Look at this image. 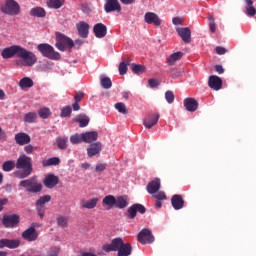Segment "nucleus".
Masks as SVG:
<instances>
[{
	"label": "nucleus",
	"instance_id": "f257e3e1",
	"mask_svg": "<svg viewBox=\"0 0 256 256\" xmlns=\"http://www.w3.org/2000/svg\"><path fill=\"white\" fill-rule=\"evenodd\" d=\"M16 171L13 172V177L16 179H27L33 173V159L23 154L16 160Z\"/></svg>",
	"mask_w": 256,
	"mask_h": 256
},
{
	"label": "nucleus",
	"instance_id": "f03ea898",
	"mask_svg": "<svg viewBox=\"0 0 256 256\" xmlns=\"http://www.w3.org/2000/svg\"><path fill=\"white\" fill-rule=\"evenodd\" d=\"M103 251L111 253V251H118V256H129L133 253V247L129 243H124L121 238H114L111 244L103 246Z\"/></svg>",
	"mask_w": 256,
	"mask_h": 256
},
{
	"label": "nucleus",
	"instance_id": "7ed1b4c3",
	"mask_svg": "<svg viewBox=\"0 0 256 256\" xmlns=\"http://www.w3.org/2000/svg\"><path fill=\"white\" fill-rule=\"evenodd\" d=\"M37 50L43 57H46V59H51L52 61H59L61 59V54L55 51V48H53L51 44H38Z\"/></svg>",
	"mask_w": 256,
	"mask_h": 256
},
{
	"label": "nucleus",
	"instance_id": "20e7f679",
	"mask_svg": "<svg viewBox=\"0 0 256 256\" xmlns=\"http://www.w3.org/2000/svg\"><path fill=\"white\" fill-rule=\"evenodd\" d=\"M19 187H23L28 193H41L43 190V185L37 181L36 176L20 181Z\"/></svg>",
	"mask_w": 256,
	"mask_h": 256
},
{
	"label": "nucleus",
	"instance_id": "39448f33",
	"mask_svg": "<svg viewBox=\"0 0 256 256\" xmlns=\"http://www.w3.org/2000/svg\"><path fill=\"white\" fill-rule=\"evenodd\" d=\"M56 47L59 51H65L66 48L73 49L75 47V42L64 34H56Z\"/></svg>",
	"mask_w": 256,
	"mask_h": 256
},
{
	"label": "nucleus",
	"instance_id": "423d86ee",
	"mask_svg": "<svg viewBox=\"0 0 256 256\" xmlns=\"http://www.w3.org/2000/svg\"><path fill=\"white\" fill-rule=\"evenodd\" d=\"M18 59H21L24 61L25 67H33L35 63H37V56L35 53L21 47L20 53L18 55Z\"/></svg>",
	"mask_w": 256,
	"mask_h": 256
},
{
	"label": "nucleus",
	"instance_id": "0eeeda50",
	"mask_svg": "<svg viewBox=\"0 0 256 256\" xmlns=\"http://www.w3.org/2000/svg\"><path fill=\"white\" fill-rule=\"evenodd\" d=\"M1 11L2 13H5V15L15 17L18 13H21V7L15 0H6L4 7L1 8Z\"/></svg>",
	"mask_w": 256,
	"mask_h": 256
},
{
	"label": "nucleus",
	"instance_id": "6e6552de",
	"mask_svg": "<svg viewBox=\"0 0 256 256\" xmlns=\"http://www.w3.org/2000/svg\"><path fill=\"white\" fill-rule=\"evenodd\" d=\"M137 239L141 245H149L155 242V236L151 230L147 228H143L137 235Z\"/></svg>",
	"mask_w": 256,
	"mask_h": 256
},
{
	"label": "nucleus",
	"instance_id": "1a4fd4ad",
	"mask_svg": "<svg viewBox=\"0 0 256 256\" xmlns=\"http://www.w3.org/2000/svg\"><path fill=\"white\" fill-rule=\"evenodd\" d=\"M21 52V46L19 45H12L10 47H6L1 52V57L3 59H13V57L16 55V57H19V53Z\"/></svg>",
	"mask_w": 256,
	"mask_h": 256
},
{
	"label": "nucleus",
	"instance_id": "9d476101",
	"mask_svg": "<svg viewBox=\"0 0 256 256\" xmlns=\"http://www.w3.org/2000/svg\"><path fill=\"white\" fill-rule=\"evenodd\" d=\"M19 215L17 214H5L2 219V224L7 229H13V227H17L19 225Z\"/></svg>",
	"mask_w": 256,
	"mask_h": 256
},
{
	"label": "nucleus",
	"instance_id": "9b49d317",
	"mask_svg": "<svg viewBox=\"0 0 256 256\" xmlns=\"http://www.w3.org/2000/svg\"><path fill=\"white\" fill-rule=\"evenodd\" d=\"M37 227H39V224L32 223L30 227L22 233V237L25 241H37V238L39 237L37 230H35Z\"/></svg>",
	"mask_w": 256,
	"mask_h": 256
},
{
	"label": "nucleus",
	"instance_id": "f8f14e48",
	"mask_svg": "<svg viewBox=\"0 0 256 256\" xmlns=\"http://www.w3.org/2000/svg\"><path fill=\"white\" fill-rule=\"evenodd\" d=\"M144 20L148 25H154V27H161V18L155 12H147L144 16Z\"/></svg>",
	"mask_w": 256,
	"mask_h": 256
},
{
	"label": "nucleus",
	"instance_id": "ddd939ff",
	"mask_svg": "<svg viewBox=\"0 0 256 256\" xmlns=\"http://www.w3.org/2000/svg\"><path fill=\"white\" fill-rule=\"evenodd\" d=\"M104 11L106 13H113V11H117L119 13L121 11V4H119V0H106Z\"/></svg>",
	"mask_w": 256,
	"mask_h": 256
},
{
	"label": "nucleus",
	"instance_id": "4468645a",
	"mask_svg": "<svg viewBox=\"0 0 256 256\" xmlns=\"http://www.w3.org/2000/svg\"><path fill=\"white\" fill-rule=\"evenodd\" d=\"M43 183L47 189H53L56 185H59V176L55 174H47L43 180Z\"/></svg>",
	"mask_w": 256,
	"mask_h": 256
},
{
	"label": "nucleus",
	"instance_id": "2eb2a0df",
	"mask_svg": "<svg viewBox=\"0 0 256 256\" xmlns=\"http://www.w3.org/2000/svg\"><path fill=\"white\" fill-rule=\"evenodd\" d=\"M208 86L214 91H219L223 87V80L219 76L212 75L209 77Z\"/></svg>",
	"mask_w": 256,
	"mask_h": 256
},
{
	"label": "nucleus",
	"instance_id": "dca6fc26",
	"mask_svg": "<svg viewBox=\"0 0 256 256\" xmlns=\"http://www.w3.org/2000/svg\"><path fill=\"white\" fill-rule=\"evenodd\" d=\"M160 189H161V179L159 178H154L146 186V191L150 195H155V193H157V191H159Z\"/></svg>",
	"mask_w": 256,
	"mask_h": 256
},
{
	"label": "nucleus",
	"instance_id": "f3484780",
	"mask_svg": "<svg viewBox=\"0 0 256 256\" xmlns=\"http://www.w3.org/2000/svg\"><path fill=\"white\" fill-rule=\"evenodd\" d=\"M171 204L175 211H179L180 209H183V207H185V200H183V196L175 194L171 198Z\"/></svg>",
	"mask_w": 256,
	"mask_h": 256
},
{
	"label": "nucleus",
	"instance_id": "a211bd4d",
	"mask_svg": "<svg viewBox=\"0 0 256 256\" xmlns=\"http://www.w3.org/2000/svg\"><path fill=\"white\" fill-rule=\"evenodd\" d=\"M93 32L97 39H103L107 35V26L103 23H97L93 28Z\"/></svg>",
	"mask_w": 256,
	"mask_h": 256
},
{
	"label": "nucleus",
	"instance_id": "6ab92c4d",
	"mask_svg": "<svg viewBox=\"0 0 256 256\" xmlns=\"http://www.w3.org/2000/svg\"><path fill=\"white\" fill-rule=\"evenodd\" d=\"M102 149L103 145L101 142L93 143L87 148V155L88 157H95V155H99L101 153Z\"/></svg>",
	"mask_w": 256,
	"mask_h": 256
},
{
	"label": "nucleus",
	"instance_id": "aec40b11",
	"mask_svg": "<svg viewBox=\"0 0 256 256\" xmlns=\"http://www.w3.org/2000/svg\"><path fill=\"white\" fill-rule=\"evenodd\" d=\"M184 107L190 113H195V111L199 108V102H197L195 98H186L184 100Z\"/></svg>",
	"mask_w": 256,
	"mask_h": 256
},
{
	"label": "nucleus",
	"instance_id": "412c9836",
	"mask_svg": "<svg viewBox=\"0 0 256 256\" xmlns=\"http://www.w3.org/2000/svg\"><path fill=\"white\" fill-rule=\"evenodd\" d=\"M76 28L78 35L82 37V39H87V37H89V24H87V22H80L76 24Z\"/></svg>",
	"mask_w": 256,
	"mask_h": 256
},
{
	"label": "nucleus",
	"instance_id": "4be33fe9",
	"mask_svg": "<svg viewBox=\"0 0 256 256\" xmlns=\"http://www.w3.org/2000/svg\"><path fill=\"white\" fill-rule=\"evenodd\" d=\"M159 121V113H154L148 115V117L144 120V126L146 129H151V127H155Z\"/></svg>",
	"mask_w": 256,
	"mask_h": 256
},
{
	"label": "nucleus",
	"instance_id": "5701e85b",
	"mask_svg": "<svg viewBox=\"0 0 256 256\" xmlns=\"http://www.w3.org/2000/svg\"><path fill=\"white\" fill-rule=\"evenodd\" d=\"M17 145H27L31 143V136L25 132H20L15 135Z\"/></svg>",
	"mask_w": 256,
	"mask_h": 256
},
{
	"label": "nucleus",
	"instance_id": "b1692460",
	"mask_svg": "<svg viewBox=\"0 0 256 256\" xmlns=\"http://www.w3.org/2000/svg\"><path fill=\"white\" fill-rule=\"evenodd\" d=\"M177 33L184 43L191 42V30L189 28H178Z\"/></svg>",
	"mask_w": 256,
	"mask_h": 256
},
{
	"label": "nucleus",
	"instance_id": "393cba45",
	"mask_svg": "<svg viewBox=\"0 0 256 256\" xmlns=\"http://www.w3.org/2000/svg\"><path fill=\"white\" fill-rule=\"evenodd\" d=\"M98 137L99 133H97V131L82 133L83 143H93V141H96Z\"/></svg>",
	"mask_w": 256,
	"mask_h": 256
},
{
	"label": "nucleus",
	"instance_id": "a878e982",
	"mask_svg": "<svg viewBox=\"0 0 256 256\" xmlns=\"http://www.w3.org/2000/svg\"><path fill=\"white\" fill-rule=\"evenodd\" d=\"M19 245H20V242L18 240H8V239L0 240V249H3V247H8L9 249H17Z\"/></svg>",
	"mask_w": 256,
	"mask_h": 256
},
{
	"label": "nucleus",
	"instance_id": "bb28decb",
	"mask_svg": "<svg viewBox=\"0 0 256 256\" xmlns=\"http://www.w3.org/2000/svg\"><path fill=\"white\" fill-rule=\"evenodd\" d=\"M69 138L67 136H58L56 138V145L57 148L60 149V151H65L67 147H69Z\"/></svg>",
	"mask_w": 256,
	"mask_h": 256
},
{
	"label": "nucleus",
	"instance_id": "cd10ccee",
	"mask_svg": "<svg viewBox=\"0 0 256 256\" xmlns=\"http://www.w3.org/2000/svg\"><path fill=\"white\" fill-rule=\"evenodd\" d=\"M129 205V201L127 200V196H118L116 198V202L114 204V207L117 209H125Z\"/></svg>",
	"mask_w": 256,
	"mask_h": 256
},
{
	"label": "nucleus",
	"instance_id": "c85d7f7f",
	"mask_svg": "<svg viewBox=\"0 0 256 256\" xmlns=\"http://www.w3.org/2000/svg\"><path fill=\"white\" fill-rule=\"evenodd\" d=\"M30 15L32 17L43 18V17L47 16V12L45 11V8H43V7H34L30 10Z\"/></svg>",
	"mask_w": 256,
	"mask_h": 256
},
{
	"label": "nucleus",
	"instance_id": "c756f323",
	"mask_svg": "<svg viewBox=\"0 0 256 256\" xmlns=\"http://www.w3.org/2000/svg\"><path fill=\"white\" fill-rule=\"evenodd\" d=\"M245 3H246V7H245L246 15H248V17H255L256 9L255 7H253V0H245Z\"/></svg>",
	"mask_w": 256,
	"mask_h": 256
},
{
	"label": "nucleus",
	"instance_id": "7c9ffc66",
	"mask_svg": "<svg viewBox=\"0 0 256 256\" xmlns=\"http://www.w3.org/2000/svg\"><path fill=\"white\" fill-rule=\"evenodd\" d=\"M65 3V0H47L46 5L49 9H61Z\"/></svg>",
	"mask_w": 256,
	"mask_h": 256
},
{
	"label": "nucleus",
	"instance_id": "2f4dec72",
	"mask_svg": "<svg viewBox=\"0 0 256 256\" xmlns=\"http://www.w3.org/2000/svg\"><path fill=\"white\" fill-rule=\"evenodd\" d=\"M15 167H17V162L14 160H8L2 164V171H5V173H10V171H13Z\"/></svg>",
	"mask_w": 256,
	"mask_h": 256
},
{
	"label": "nucleus",
	"instance_id": "473e14b6",
	"mask_svg": "<svg viewBox=\"0 0 256 256\" xmlns=\"http://www.w3.org/2000/svg\"><path fill=\"white\" fill-rule=\"evenodd\" d=\"M43 167H51L61 165V159L59 157H52L42 162Z\"/></svg>",
	"mask_w": 256,
	"mask_h": 256
},
{
	"label": "nucleus",
	"instance_id": "72a5a7b5",
	"mask_svg": "<svg viewBox=\"0 0 256 256\" xmlns=\"http://www.w3.org/2000/svg\"><path fill=\"white\" fill-rule=\"evenodd\" d=\"M182 58H183V52L172 53L168 57L167 63H168V65H175V62L176 61H181Z\"/></svg>",
	"mask_w": 256,
	"mask_h": 256
},
{
	"label": "nucleus",
	"instance_id": "f704fd0d",
	"mask_svg": "<svg viewBox=\"0 0 256 256\" xmlns=\"http://www.w3.org/2000/svg\"><path fill=\"white\" fill-rule=\"evenodd\" d=\"M97 203H99V198H92L88 201H82V207L83 209H95Z\"/></svg>",
	"mask_w": 256,
	"mask_h": 256
},
{
	"label": "nucleus",
	"instance_id": "c9c22d12",
	"mask_svg": "<svg viewBox=\"0 0 256 256\" xmlns=\"http://www.w3.org/2000/svg\"><path fill=\"white\" fill-rule=\"evenodd\" d=\"M117 202V198L113 195H108L103 198L102 203L103 205H108L109 209H113L115 207V203Z\"/></svg>",
	"mask_w": 256,
	"mask_h": 256
},
{
	"label": "nucleus",
	"instance_id": "e433bc0d",
	"mask_svg": "<svg viewBox=\"0 0 256 256\" xmlns=\"http://www.w3.org/2000/svg\"><path fill=\"white\" fill-rule=\"evenodd\" d=\"M19 87L22 89H31L33 87V79L24 77L19 82Z\"/></svg>",
	"mask_w": 256,
	"mask_h": 256
},
{
	"label": "nucleus",
	"instance_id": "4c0bfd02",
	"mask_svg": "<svg viewBox=\"0 0 256 256\" xmlns=\"http://www.w3.org/2000/svg\"><path fill=\"white\" fill-rule=\"evenodd\" d=\"M75 122L79 123V127H87L89 125V116L80 114L75 118Z\"/></svg>",
	"mask_w": 256,
	"mask_h": 256
},
{
	"label": "nucleus",
	"instance_id": "58836bf2",
	"mask_svg": "<svg viewBox=\"0 0 256 256\" xmlns=\"http://www.w3.org/2000/svg\"><path fill=\"white\" fill-rule=\"evenodd\" d=\"M100 85L103 87V89H111V87H113V82L111 81V78L101 76Z\"/></svg>",
	"mask_w": 256,
	"mask_h": 256
},
{
	"label": "nucleus",
	"instance_id": "ea45409f",
	"mask_svg": "<svg viewBox=\"0 0 256 256\" xmlns=\"http://www.w3.org/2000/svg\"><path fill=\"white\" fill-rule=\"evenodd\" d=\"M131 69L135 75H143L147 71V68L141 64H132Z\"/></svg>",
	"mask_w": 256,
	"mask_h": 256
},
{
	"label": "nucleus",
	"instance_id": "a19ab883",
	"mask_svg": "<svg viewBox=\"0 0 256 256\" xmlns=\"http://www.w3.org/2000/svg\"><path fill=\"white\" fill-rule=\"evenodd\" d=\"M38 115L40 119H49L51 116V109L48 107H43L38 110Z\"/></svg>",
	"mask_w": 256,
	"mask_h": 256
},
{
	"label": "nucleus",
	"instance_id": "79ce46f5",
	"mask_svg": "<svg viewBox=\"0 0 256 256\" xmlns=\"http://www.w3.org/2000/svg\"><path fill=\"white\" fill-rule=\"evenodd\" d=\"M131 63V59L128 57L127 58V64L125 62H120L119 66H118V70L120 75H125L128 71L127 65H129Z\"/></svg>",
	"mask_w": 256,
	"mask_h": 256
},
{
	"label": "nucleus",
	"instance_id": "37998d69",
	"mask_svg": "<svg viewBox=\"0 0 256 256\" xmlns=\"http://www.w3.org/2000/svg\"><path fill=\"white\" fill-rule=\"evenodd\" d=\"M25 123H35L37 121V113L29 112L24 116Z\"/></svg>",
	"mask_w": 256,
	"mask_h": 256
},
{
	"label": "nucleus",
	"instance_id": "c03bdc74",
	"mask_svg": "<svg viewBox=\"0 0 256 256\" xmlns=\"http://www.w3.org/2000/svg\"><path fill=\"white\" fill-rule=\"evenodd\" d=\"M51 201V195H44L36 201V207H44L45 203Z\"/></svg>",
	"mask_w": 256,
	"mask_h": 256
},
{
	"label": "nucleus",
	"instance_id": "a18cd8bd",
	"mask_svg": "<svg viewBox=\"0 0 256 256\" xmlns=\"http://www.w3.org/2000/svg\"><path fill=\"white\" fill-rule=\"evenodd\" d=\"M115 109L118 110V113H122V115H127L129 110H127V106L123 102H118L114 105Z\"/></svg>",
	"mask_w": 256,
	"mask_h": 256
},
{
	"label": "nucleus",
	"instance_id": "49530a36",
	"mask_svg": "<svg viewBox=\"0 0 256 256\" xmlns=\"http://www.w3.org/2000/svg\"><path fill=\"white\" fill-rule=\"evenodd\" d=\"M70 143H72V145H78V143H83V134H74L70 136Z\"/></svg>",
	"mask_w": 256,
	"mask_h": 256
},
{
	"label": "nucleus",
	"instance_id": "de8ad7c7",
	"mask_svg": "<svg viewBox=\"0 0 256 256\" xmlns=\"http://www.w3.org/2000/svg\"><path fill=\"white\" fill-rule=\"evenodd\" d=\"M126 217L128 219H133L134 217H137V210L135 208V204L130 206L126 212Z\"/></svg>",
	"mask_w": 256,
	"mask_h": 256
},
{
	"label": "nucleus",
	"instance_id": "09e8293b",
	"mask_svg": "<svg viewBox=\"0 0 256 256\" xmlns=\"http://www.w3.org/2000/svg\"><path fill=\"white\" fill-rule=\"evenodd\" d=\"M148 85L151 87V89H157V87L161 85V82L158 79L151 78L148 80Z\"/></svg>",
	"mask_w": 256,
	"mask_h": 256
},
{
	"label": "nucleus",
	"instance_id": "8fccbe9b",
	"mask_svg": "<svg viewBox=\"0 0 256 256\" xmlns=\"http://www.w3.org/2000/svg\"><path fill=\"white\" fill-rule=\"evenodd\" d=\"M165 99L167 103L169 104L173 103V101H175V94L173 93V91H167L165 93Z\"/></svg>",
	"mask_w": 256,
	"mask_h": 256
},
{
	"label": "nucleus",
	"instance_id": "3c124183",
	"mask_svg": "<svg viewBox=\"0 0 256 256\" xmlns=\"http://www.w3.org/2000/svg\"><path fill=\"white\" fill-rule=\"evenodd\" d=\"M169 75H170V77H172V79H179V77H181V71L177 70L175 68H172L169 71Z\"/></svg>",
	"mask_w": 256,
	"mask_h": 256
},
{
	"label": "nucleus",
	"instance_id": "603ef678",
	"mask_svg": "<svg viewBox=\"0 0 256 256\" xmlns=\"http://www.w3.org/2000/svg\"><path fill=\"white\" fill-rule=\"evenodd\" d=\"M73 113V110L71 109V106H66L61 111V117H69Z\"/></svg>",
	"mask_w": 256,
	"mask_h": 256
},
{
	"label": "nucleus",
	"instance_id": "864d4df0",
	"mask_svg": "<svg viewBox=\"0 0 256 256\" xmlns=\"http://www.w3.org/2000/svg\"><path fill=\"white\" fill-rule=\"evenodd\" d=\"M153 199H156V201H165L167 195H165V192H158L153 195Z\"/></svg>",
	"mask_w": 256,
	"mask_h": 256
},
{
	"label": "nucleus",
	"instance_id": "5fc2aeb1",
	"mask_svg": "<svg viewBox=\"0 0 256 256\" xmlns=\"http://www.w3.org/2000/svg\"><path fill=\"white\" fill-rule=\"evenodd\" d=\"M134 207L136 209V213H141V215H144L146 213L147 209L142 204H134Z\"/></svg>",
	"mask_w": 256,
	"mask_h": 256
},
{
	"label": "nucleus",
	"instance_id": "6e6d98bb",
	"mask_svg": "<svg viewBox=\"0 0 256 256\" xmlns=\"http://www.w3.org/2000/svg\"><path fill=\"white\" fill-rule=\"evenodd\" d=\"M105 169H107V164H105V163H99L95 167L96 173H103V171H105Z\"/></svg>",
	"mask_w": 256,
	"mask_h": 256
},
{
	"label": "nucleus",
	"instance_id": "4d7b16f0",
	"mask_svg": "<svg viewBox=\"0 0 256 256\" xmlns=\"http://www.w3.org/2000/svg\"><path fill=\"white\" fill-rule=\"evenodd\" d=\"M57 223H58L59 227L65 228V227H67V218L61 216V217L57 218Z\"/></svg>",
	"mask_w": 256,
	"mask_h": 256
},
{
	"label": "nucleus",
	"instance_id": "13d9d810",
	"mask_svg": "<svg viewBox=\"0 0 256 256\" xmlns=\"http://www.w3.org/2000/svg\"><path fill=\"white\" fill-rule=\"evenodd\" d=\"M209 29L211 31V33H215L216 28H215V18L213 16L209 17Z\"/></svg>",
	"mask_w": 256,
	"mask_h": 256
},
{
	"label": "nucleus",
	"instance_id": "bf43d9fd",
	"mask_svg": "<svg viewBox=\"0 0 256 256\" xmlns=\"http://www.w3.org/2000/svg\"><path fill=\"white\" fill-rule=\"evenodd\" d=\"M24 151L27 155H31L33 151H35V148L33 147V145L29 144L24 147Z\"/></svg>",
	"mask_w": 256,
	"mask_h": 256
},
{
	"label": "nucleus",
	"instance_id": "052dcab7",
	"mask_svg": "<svg viewBox=\"0 0 256 256\" xmlns=\"http://www.w3.org/2000/svg\"><path fill=\"white\" fill-rule=\"evenodd\" d=\"M85 97V93L83 92H78L74 96V101L78 102L81 101Z\"/></svg>",
	"mask_w": 256,
	"mask_h": 256
},
{
	"label": "nucleus",
	"instance_id": "680f3d73",
	"mask_svg": "<svg viewBox=\"0 0 256 256\" xmlns=\"http://www.w3.org/2000/svg\"><path fill=\"white\" fill-rule=\"evenodd\" d=\"M216 53L217 55H225L227 53V49L224 47L218 46L216 47Z\"/></svg>",
	"mask_w": 256,
	"mask_h": 256
},
{
	"label": "nucleus",
	"instance_id": "e2e57ef3",
	"mask_svg": "<svg viewBox=\"0 0 256 256\" xmlns=\"http://www.w3.org/2000/svg\"><path fill=\"white\" fill-rule=\"evenodd\" d=\"M215 72L218 73L219 75H223V73H225V69L223 68L222 65H216Z\"/></svg>",
	"mask_w": 256,
	"mask_h": 256
},
{
	"label": "nucleus",
	"instance_id": "0e129e2a",
	"mask_svg": "<svg viewBox=\"0 0 256 256\" xmlns=\"http://www.w3.org/2000/svg\"><path fill=\"white\" fill-rule=\"evenodd\" d=\"M7 203H9L7 198L0 199V212L3 211V206L7 205Z\"/></svg>",
	"mask_w": 256,
	"mask_h": 256
},
{
	"label": "nucleus",
	"instance_id": "69168bd1",
	"mask_svg": "<svg viewBox=\"0 0 256 256\" xmlns=\"http://www.w3.org/2000/svg\"><path fill=\"white\" fill-rule=\"evenodd\" d=\"M172 23H173V25H181V23H183V20L179 17H174L172 19Z\"/></svg>",
	"mask_w": 256,
	"mask_h": 256
},
{
	"label": "nucleus",
	"instance_id": "338daca9",
	"mask_svg": "<svg viewBox=\"0 0 256 256\" xmlns=\"http://www.w3.org/2000/svg\"><path fill=\"white\" fill-rule=\"evenodd\" d=\"M72 108L73 111H79V109H81V106L79 105V102L74 101Z\"/></svg>",
	"mask_w": 256,
	"mask_h": 256
},
{
	"label": "nucleus",
	"instance_id": "774afa93",
	"mask_svg": "<svg viewBox=\"0 0 256 256\" xmlns=\"http://www.w3.org/2000/svg\"><path fill=\"white\" fill-rule=\"evenodd\" d=\"M131 95V92L127 91V92H123L122 93V97L127 101L129 99V96Z\"/></svg>",
	"mask_w": 256,
	"mask_h": 256
}]
</instances>
